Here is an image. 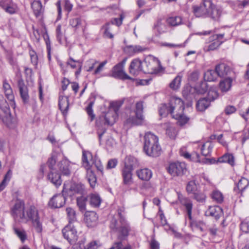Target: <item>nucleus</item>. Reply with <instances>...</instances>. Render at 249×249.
Wrapping results in <instances>:
<instances>
[{"mask_svg":"<svg viewBox=\"0 0 249 249\" xmlns=\"http://www.w3.org/2000/svg\"><path fill=\"white\" fill-rule=\"evenodd\" d=\"M163 109L170 111L173 118L178 120V123L180 126L186 124L189 120V118L183 114L184 109L183 102L179 98L171 97L168 104H163L161 112H162V110ZM161 114L164 113H161Z\"/></svg>","mask_w":249,"mask_h":249,"instance_id":"1","label":"nucleus"},{"mask_svg":"<svg viewBox=\"0 0 249 249\" xmlns=\"http://www.w3.org/2000/svg\"><path fill=\"white\" fill-rule=\"evenodd\" d=\"M57 163L58 170L64 176H69L71 173L70 167L71 162L63 154L56 152H53L50 158L48 160L47 164L50 170H55V165Z\"/></svg>","mask_w":249,"mask_h":249,"instance_id":"2","label":"nucleus"},{"mask_svg":"<svg viewBox=\"0 0 249 249\" xmlns=\"http://www.w3.org/2000/svg\"><path fill=\"white\" fill-rule=\"evenodd\" d=\"M122 212L121 209L118 210L117 216L119 221H118L116 218L113 217L110 221L109 227L113 232L118 233L120 238L124 239L128 236L131 228Z\"/></svg>","mask_w":249,"mask_h":249,"instance_id":"3","label":"nucleus"},{"mask_svg":"<svg viewBox=\"0 0 249 249\" xmlns=\"http://www.w3.org/2000/svg\"><path fill=\"white\" fill-rule=\"evenodd\" d=\"M17 218L22 222L26 223L29 220H34L39 218L37 208L34 205L30 206L25 210L24 202L17 198Z\"/></svg>","mask_w":249,"mask_h":249,"instance_id":"4","label":"nucleus"},{"mask_svg":"<svg viewBox=\"0 0 249 249\" xmlns=\"http://www.w3.org/2000/svg\"><path fill=\"white\" fill-rule=\"evenodd\" d=\"M143 150L146 155L151 157H158L161 153L158 138L151 132L145 134Z\"/></svg>","mask_w":249,"mask_h":249,"instance_id":"5","label":"nucleus"},{"mask_svg":"<svg viewBox=\"0 0 249 249\" xmlns=\"http://www.w3.org/2000/svg\"><path fill=\"white\" fill-rule=\"evenodd\" d=\"M146 68H143V72L148 73H158L162 70L160 62L157 58L149 56L145 59L144 61Z\"/></svg>","mask_w":249,"mask_h":249,"instance_id":"6","label":"nucleus"},{"mask_svg":"<svg viewBox=\"0 0 249 249\" xmlns=\"http://www.w3.org/2000/svg\"><path fill=\"white\" fill-rule=\"evenodd\" d=\"M212 6V2L210 0H204L199 5H194L192 7L193 12L196 17L207 18Z\"/></svg>","mask_w":249,"mask_h":249,"instance_id":"7","label":"nucleus"},{"mask_svg":"<svg viewBox=\"0 0 249 249\" xmlns=\"http://www.w3.org/2000/svg\"><path fill=\"white\" fill-rule=\"evenodd\" d=\"M121 105L122 103L117 102L110 104L109 111L103 117L105 121V124L112 125L114 124L118 118L117 112Z\"/></svg>","mask_w":249,"mask_h":249,"instance_id":"8","label":"nucleus"},{"mask_svg":"<svg viewBox=\"0 0 249 249\" xmlns=\"http://www.w3.org/2000/svg\"><path fill=\"white\" fill-rule=\"evenodd\" d=\"M126 57L115 66L113 67L111 71V76L115 78L122 80H133V79L129 76L124 71V66L126 62Z\"/></svg>","mask_w":249,"mask_h":249,"instance_id":"9","label":"nucleus"},{"mask_svg":"<svg viewBox=\"0 0 249 249\" xmlns=\"http://www.w3.org/2000/svg\"><path fill=\"white\" fill-rule=\"evenodd\" d=\"M63 235L71 244H74L78 239L76 229L72 224H69L62 230Z\"/></svg>","mask_w":249,"mask_h":249,"instance_id":"10","label":"nucleus"},{"mask_svg":"<svg viewBox=\"0 0 249 249\" xmlns=\"http://www.w3.org/2000/svg\"><path fill=\"white\" fill-rule=\"evenodd\" d=\"M168 172L173 176H179L183 175L186 171V165L184 162H173L169 164Z\"/></svg>","mask_w":249,"mask_h":249,"instance_id":"11","label":"nucleus"},{"mask_svg":"<svg viewBox=\"0 0 249 249\" xmlns=\"http://www.w3.org/2000/svg\"><path fill=\"white\" fill-rule=\"evenodd\" d=\"M207 89L206 83H202L201 86H197L196 87L186 85L184 87L182 94L184 96L188 97L195 93L203 94L206 91Z\"/></svg>","mask_w":249,"mask_h":249,"instance_id":"12","label":"nucleus"},{"mask_svg":"<svg viewBox=\"0 0 249 249\" xmlns=\"http://www.w3.org/2000/svg\"><path fill=\"white\" fill-rule=\"evenodd\" d=\"M143 109V102L139 101L136 104L135 115L136 118L129 119L128 121L132 124L139 125L142 124L144 117L142 114Z\"/></svg>","mask_w":249,"mask_h":249,"instance_id":"13","label":"nucleus"},{"mask_svg":"<svg viewBox=\"0 0 249 249\" xmlns=\"http://www.w3.org/2000/svg\"><path fill=\"white\" fill-rule=\"evenodd\" d=\"M142 63V61L138 58L133 59L129 66V73L134 76H137L141 71L143 72Z\"/></svg>","mask_w":249,"mask_h":249,"instance_id":"14","label":"nucleus"},{"mask_svg":"<svg viewBox=\"0 0 249 249\" xmlns=\"http://www.w3.org/2000/svg\"><path fill=\"white\" fill-rule=\"evenodd\" d=\"M65 201L66 198L63 195H55L49 201V206L53 208H59L64 205Z\"/></svg>","mask_w":249,"mask_h":249,"instance_id":"15","label":"nucleus"},{"mask_svg":"<svg viewBox=\"0 0 249 249\" xmlns=\"http://www.w3.org/2000/svg\"><path fill=\"white\" fill-rule=\"evenodd\" d=\"M94 160L91 153L89 151H82V165L85 169L91 168L93 165Z\"/></svg>","mask_w":249,"mask_h":249,"instance_id":"16","label":"nucleus"},{"mask_svg":"<svg viewBox=\"0 0 249 249\" xmlns=\"http://www.w3.org/2000/svg\"><path fill=\"white\" fill-rule=\"evenodd\" d=\"M133 165L125 163L124 168L122 170V176L124 184H130L132 182Z\"/></svg>","mask_w":249,"mask_h":249,"instance_id":"17","label":"nucleus"},{"mask_svg":"<svg viewBox=\"0 0 249 249\" xmlns=\"http://www.w3.org/2000/svg\"><path fill=\"white\" fill-rule=\"evenodd\" d=\"M18 87L20 96L24 104H28L29 102V95L28 88L27 86L23 84L22 81L18 82Z\"/></svg>","mask_w":249,"mask_h":249,"instance_id":"18","label":"nucleus"},{"mask_svg":"<svg viewBox=\"0 0 249 249\" xmlns=\"http://www.w3.org/2000/svg\"><path fill=\"white\" fill-rule=\"evenodd\" d=\"M97 220L98 216L95 212L90 211L85 213L84 220L88 227H93L96 225Z\"/></svg>","mask_w":249,"mask_h":249,"instance_id":"19","label":"nucleus"},{"mask_svg":"<svg viewBox=\"0 0 249 249\" xmlns=\"http://www.w3.org/2000/svg\"><path fill=\"white\" fill-rule=\"evenodd\" d=\"M222 214V209L220 207L217 206H210L205 212V215L206 216L213 217L216 219H218Z\"/></svg>","mask_w":249,"mask_h":249,"instance_id":"20","label":"nucleus"},{"mask_svg":"<svg viewBox=\"0 0 249 249\" xmlns=\"http://www.w3.org/2000/svg\"><path fill=\"white\" fill-rule=\"evenodd\" d=\"M47 176L48 180L56 187H58L62 184L60 175L56 172L55 170H51Z\"/></svg>","mask_w":249,"mask_h":249,"instance_id":"21","label":"nucleus"},{"mask_svg":"<svg viewBox=\"0 0 249 249\" xmlns=\"http://www.w3.org/2000/svg\"><path fill=\"white\" fill-rule=\"evenodd\" d=\"M178 198L181 204L185 207V210L189 219L191 220L192 219V210L193 208V204L191 201L187 198L184 197L179 196Z\"/></svg>","mask_w":249,"mask_h":249,"instance_id":"22","label":"nucleus"},{"mask_svg":"<svg viewBox=\"0 0 249 249\" xmlns=\"http://www.w3.org/2000/svg\"><path fill=\"white\" fill-rule=\"evenodd\" d=\"M215 70L217 75L219 77H224L231 72L230 67L225 63H221L216 66Z\"/></svg>","mask_w":249,"mask_h":249,"instance_id":"23","label":"nucleus"},{"mask_svg":"<svg viewBox=\"0 0 249 249\" xmlns=\"http://www.w3.org/2000/svg\"><path fill=\"white\" fill-rule=\"evenodd\" d=\"M138 177L142 180L148 181L152 177V171L148 168L140 169L136 172Z\"/></svg>","mask_w":249,"mask_h":249,"instance_id":"24","label":"nucleus"},{"mask_svg":"<svg viewBox=\"0 0 249 249\" xmlns=\"http://www.w3.org/2000/svg\"><path fill=\"white\" fill-rule=\"evenodd\" d=\"M222 10L221 8L215 6L212 3L211 10L208 17L211 18L214 20L218 21L222 14Z\"/></svg>","mask_w":249,"mask_h":249,"instance_id":"25","label":"nucleus"},{"mask_svg":"<svg viewBox=\"0 0 249 249\" xmlns=\"http://www.w3.org/2000/svg\"><path fill=\"white\" fill-rule=\"evenodd\" d=\"M117 28L114 25L107 23L103 26L102 29L104 30L103 36L104 37L112 39L114 37L113 33L115 29Z\"/></svg>","mask_w":249,"mask_h":249,"instance_id":"26","label":"nucleus"},{"mask_svg":"<svg viewBox=\"0 0 249 249\" xmlns=\"http://www.w3.org/2000/svg\"><path fill=\"white\" fill-rule=\"evenodd\" d=\"M232 79L231 77L226 78L221 80L219 84V89L222 92H227L231 88Z\"/></svg>","mask_w":249,"mask_h":249,"instance_id":"27","label":"nucleus"},{"mask_svg":"<svg viewBox=\"0 0 249 249\" xmlns=\"http://www.w3.org/2000/svg\"><path fill=\"white\" fill-rule=\"evenodd\" d=\"M59 107L63 114L68 111L69 103L68 97L65 95H60L59 98Z\"/></svg>","mask_w":249,"mask_h":249,"instance_id":"28","label":"nucleus"},{"mask_svg":"<svg viewBox=\"0 0 249 249\" xmlns=\"http://www.w3.org/2000/svg\"><path fill=\"white\" fill-rule=\"evenodd\" d=\"M145 50V48H143L140 45H129L127 46L125 49V52L129 55H133L135 53L142 52Z\"/></svg>","mask_w":249,"mask_h":249,"instance_id":"29","label":"nucleus"},{"mask_svg":"<svg viewBox=\"0 0 249 249\" xmlns=\"http://www.w3.org/2000/svg\"><path fill=\"white\" fill-rule=\"evenodd\" d=\"M210 103L207 97L201 98L197 102L196 108L198 111H203L210 106Z\"/></svg>","mask_w":249,"mask_h":249,"instance_id":"30","label":"nucleus"},{"mask_svg":"<svg viewBox=\"0 0 249 249\" xmlns=\"http://www.w3.org/2000/svg\"><path fill=\"white\" fill-rule=\"evenodd\" d=\"M3 89L8 100L14 102L15 97L12 89L10 85L6 81H4L3 83Z\"/></svg>","mask_w":249,"mask_h":249,"instance_id":"31","label":"nucleus"},{"mask_svg":"<svg viewBox=\"0 0 249 249\" xmlns=\"http://www.w3.org/2000/svg\"><path fill=\"white\" fill-rule=\"evenodd\" d=\"M182 76V74L179 73L170 83L169 87L174 90L178 89L180 87Z\"/></svg>","mask_w":249,"mask_h":249,"instance_id":"32","label":"nucleus"},{"mask_svg":"<svg viewBox=\"0 0 249 249\" xmlns=\"http://www.w3.org/2000/svg\"><path fill=\"white\" fill-rule=\"evenodd\" d=\"M31 6L36 17L40 16L42 14L43 10L40 1L34 0L32 3Z\"/></svg>","mask_w":249,"mask_h":249,"instance_id":"33","label":"nucleus"},{"mask_svg":"<svg viewBox=\"0 0 249 249\" xmlns=\"http://www.w3.org/2000/svg\"><path fill=\"white\" fill-rule=\"evenodd\" d=\"M89 204L92 207H98L101 203L102 199L99 195L96 194H91L89 195Z\"/></svg>","mask_w":249,"mask_h":249,"instance_id":"34","label":"nucleus"},{"mask_svg":"<svg viewBox=\"0 0 249 249\" xmlns=\"http://www.w3.org/2000/svg\"><path fill=\"white\" fill-rule=\"evenodd\" d=\"M87 170L86 178L89 181L90 186L94 188L96 184L97 178L95 175L91 168L86 169Z\"/></svg>","mask_w":249,"mask_h":249,"instance_id":"35","label":"nucleus"},{"mask_svg":"<svg viewBox=\"0 0 249 249\" xmlns=\"http://www.w3.org/2000/svg\"><path fill=\"white\" fill-rule=\"evenodd\" d=\"M217 74L216 71L213 70H209L207 71L204 74V79L207 81H213L216 80Z\"/></svg>","mask_w":249,"mask_h":249,"instance_id":"36","label":"nucleus"},{"mask_svg":"<svg viewBox=\"0 0 249 249\" xmlns=\"http://www.w3.org/2000/svg\"><path fill=\"white\" fill-rule=\"evenodd\" d=\"M154 29L158 32L159 34H161L166 31V26L165 24L162 22L161 19H160L154 24Z\"/></svg>","mask_w":249,"mask_h":249,"instance_id":"37","label":"nucleus"},{"mask_svg":"<svg viewBox=\"0 0 249 249\" xmlns=\"http://www.w3.org/2000/svg\"><path fill=\"white\" fill-rule=\"evenodd\" d=\"M218 160L219 162H226L232 166L233 165L234 162L233 155L229 153L225 154L219 158Z\"/></svg>","mask_w":249,"mask_h":249,"instance_id":"38","label":"nucleus"},{"mask_svg":"<svg viewBox=\"0 0 249 249\" xmlns=\"http://www.w3.org/2000/svg\"><path fill=\"white\" fill-rule=\"evenodd\" d=\"M177 132L176 128L173 125L170 124H167L166 133L170 138L172 139H175L177 134Z\"/></svg>","mask_w":249,"mask_h":249,"instance_id":"39","label":"nucleus"},{"mask_svg":"<svg viewBox=\"0 0 249 249\" xmlns=\"http://www.w3.org/2000/svg\"><path fill=\"white\" fill-rule=\"evenodd\" d=\"M212 148L213 146L210 142H208L204 143L201 148L202 155L205 157L208 156L211 152Z\"/></svg>","mask_w":249,"mask_h":249,"instance_id":"40","label":"nucleus"},{"mask_svg":"<svg viewBox=\"0 0 249 249\" xmlns=\"http://www.w3.org/2000/svg\"><path fill=\"white\" fill-rule=\"evenodd\" d=\"M77 205L79 210L83 212L86 210L87 198L84 196H81L77 198Z\"/></svg>","mask_w":249,"mask_h":249,"instance_id":"41","label":"nucleus"},{"mask_svg":"<svg viewBox=\"0 0 249 249\" xmlns=\"http://www.w3.org/2000/svg\"><path fill=\"white\" fill-rule=\"evenodd\" d=\"M33 227L37 233H41L43 229L42 223L40 218L32 221Z\"/></svg>","mask_w":249,"mask_h":249,"instance_id":"42","label":"nucleus"},{"mask_svg":"<svg viewBox=\"0 0 249 249\" xmlns=\"http://www.w3.org/2000/svg\"><path fill=\"white\" fill-rule=\"evenodd\" d=\"M167 22L169 25L176 26L181 24L182 19L180 17H172L168 18Z\"/></svg>","mask_w":249,"mask_h":249,"instance_id":"43","label":"nucleus"},{"mask_svg":"<svg viewBox=\"0 0 249 249\" xmlns=\"http://www.w3.org/2000/svg\"><path fill=\"white\" fill-rule=\"evenodd\" d=\"M66 211L69 219V224H72V223L76 221V219L75 211L71 208H67Z\"/></svg>","mask_w":249,"mask_h":249,"instance_id":"44","label":"nucleus"},{"mask_svg":"<svg viewBox=\"0 0 249 249\" xmlns=\"http://www.w3.org/2000/svg\"><path fill=\"white\" fill-rule=\"evenodd\" d=\"M17 236L19 239L22 244H24L28 239L27 232L24 230L17 229Z\"/></svg>","mask_w":249,"mask_h":249,"instance_id":"45","label":"nucleus"},{"mask_svg":"<svg viewBox=\"0 0 249 249\" xmlns=\"http://www.w3.org/2000/svg\"><path fill=\"white\" fill-rule=\"evenodd\" d=\"M249 181L246 178H241L237 183V187L240 191H244L249 185Z\"/></svg>","mask_w":249,"mask_h":249,"instance_id":"46","label":"nucleus"},{"mask_svg":"<svg viewBox=\"0 0 249 249\" xmlns=\"http://www.w3.org/2000/svg\"><path fill=\"white\" fill-rule=\"evenodd\" d=\"M218 97V93L215 88H211L208 92L207 98L211 101H213Z\"/></svg>","mask_w":249,"mask_h":249,"instance_id":"47","label":"nucleus"},{"mask_svg":"<svg viewBox=\"0 0 249 249\" xmlns=\"http://www.w3.org/2000/svg\"><path fill=\"white\" fill-rule=\"evenodd\" d=\"M212 198L217 203H221L223 201V196L219 191H213L212 194Z\"/></svg>","mask_w":249,"mask_h":249,"instance_id":"48","label":"nucleus"},{"mask_svg":"<svg viewBox=\"0 0 249 249\" xmlns=\"http://www.w3.org/2000/svg\"><path fill=\"white\" fill-rule=\"evenodd\" d=\"M186 190L188 193L194 194L197 190L196 184L195 181L192 180L189 181L186 186Z\"/></svg>","mask_w":249,"mask_h":249,"instance_id":"49","label":"nucleus"},{"mask_svg":"<svg viewBox=\"0 0 249 249\" xmlns=\"http://www.w3.org/2000/svg\"><path fill=\"white\" fill-rule=\"evenodd\" d=\"M213 42L206 46L205 50L207 51H213L217 48L223 42V41L213 40Z\"/></svg>","mask_w":249,"mask_h":249,"instance_id":"50","label":"nucleus"},{"mask_svg":"<svg viewBox=\"0 0 249 249\" xmlns=\"http://www.w3.org/2000/svg\"><path fill=\"white\" fill-rule=\"evenodd\" d=\"M71 190L75 193L82 194L84 191V186L81 184H73L71 187Z\"/></svg>","mask_w":249,"mask_h":249,"instance_id":"51","label":"nucleus"},{"mask_svg":"<svg viewBox=\"0 0 249 249\" xmlns=\"http://www.w3.org/2000/svg\"><path fill=\"white\" fill-rule=\"evenodd\" d=\"M11 172L10 170L8 171L7 174L5 175L4 178L0 184V192L2 191L5 187L6 183L10 180L11 176Z\"/></svg>","mask_w":249,"mask_h":249,"instance_id":"52","label":"nucleus"},{"mask_svg":"<svg viewBox=\"0 0 249 249\" xmlns=\"http://www.w3.org/2000/svg\"><path fill=\"white\" fill-rule=\"evenodd\" d=\"M94 104V101H90L88 106V107H86V111L89 115V116L90 117V120L92 121L95 117V115L93 114V109L92 107Z\"/></svg>","mask_w":249,"mask_h":249,"instance_id":"53","label":"nucleus"},{"mask_svg":"<svg viewBox=\"0 0 249 249\" xmlns=\"http://www.w3.org/2000/svg\"><path fill=\"white\" fill-rule=\"evenodd\" d=\"M29 54L31 63L33 65L36 66L38 63V57L36 53L32 50L29 51Z\"/></svg>","mask_w":249,"mask_h":249,"instance_id":"54","label":"nucleus"},{"mask_svg":"<svg viewBox=\"0 0 249 249\" xmlns=\"http://www.w3.org/2000/svg\"><path fill=\"white\" fill-rule=\"evenodd\" d=\"M194 198L198 202H203L205 201L206 196L199 191H196L194 194Z\"/></svg>","mask_w":249,"mask_h":249,"instance_id":"55","label":"nucleus"},{"mask_svg":"<svg viewBox=\"0 0 249 249\" xmlns=\"http://www.w3.org/2000/svg\"><path fill=\"white\" fill-rule=\"evenodd\" d=\"M81 62L79 60H75L72 58L70 57V59L67 61V65L70 66L71 68L75 69L78 67L79 64H81Z\"/></svg>","mask_w":249,"mask_h":249,"instance_id":"56","label":"nucleus"},{"mask_svg":"<svg viewBox=\"0 0 249 249\" xmlns=\"http://www.w3.org/2000/svg\"><path fill=\"white\" fill-rule=\"evenodd\" d=\"M69 23L72 27L77 28L81 24V20L78 18H73L70 20Z\"/></svg>","mask_w":249,"mask_h":249,"instance_id":"57","label":"nucleus"},{"mask_svg":"<svg viewBox=\"0 0 249 249\" xmlns=\"http://www.w3.org/2000/svg\"><path fill=\"white\" fill-rule=\"evenodd\" d=\"M241 230L246 233L249 232V223L245 221H242L240 224Z\"/></svg>","mask_w":249,"mask_h":249,"instance_id":"58","label":"nucleus"},{"mask_svg":"<svg viewBox=\"0 0 249 249\" xmlns=\"http://www.w3.org/2000/svg\"><path fill=\"white\" fill-rule=\"evenodd\" d=\"M93 165L95 166L98 171L102 172L103 170V166L99 160L94 159Z\"/></svg>","mask_w":249,"mask_h":249,"instance_id":"59","label":"nucleus"},{"mask_svg":"<svg viewBox=\"0 0 249 249\" xmlns=\"http://www.w3.org/2000/svg\"><path fill=\"white\" fill-rule=\"evenodd\" d=\"M56 32L57 39L59 42H60L63 37V34L61 32V25H59L57 26Z\"/></svg>","mask_w":249,"mask_h":249,"instance_id":"60","label":"nucleus"},{"mask_svg":"<svg viewBox=\"0 0 249 249\" xmlns=\"http://www.w3.org/2000/svg\"><path fill=\"white\" fill-rule=\"evenodd\" d=\"M11 120L10 114L2 118V122L9 128L11 127Z\"/></svg>","mask_w":249,"mask_h":249,"instance_id":"61","label":"nucleus"},{"mask_svg":"<svg viewBox=\"0 0 249 249\" xmlns=\"http://www.w3.org/2000/svg\"><path fill=\"white\" fill-rule=\"evenodd\" d=\"M117 164V160L116 159H111L108 160L107 168V169H111L115 168Z\"/></svg>","mask_w":249,"mask_h":249,"instance_id":"62","label":"nucleus"},{"mask_svg":"<svg viewBox=\"0 0 249 249\" xmlns=\"http://www.w3.org/2000/svg\"><path fill=\"white\" fill-rule=\"evenodd\" d=\"M123 19V17L122 15L120 16V18H115L111 21L112 24L114 25V24H116L117 26H120L122 24V20Z\"/></svg>","mask_w":249,"mask_h":249,"instance_id":"63","label":"nucleus"},{"mask_svg":"<svg viewBox=\"0 0 249 249\" xmlns=\"http://www.w3.org/2000/svg\"><path fill=\"white\" fill-rule=\"evenodd\" d=\"M99 245L96 241H93L89 243L86 249H97Z\"/></svg>","mask_w":249,"mask_h":249,"instance_id":"64","label":"nucleus"}]
</instances>
